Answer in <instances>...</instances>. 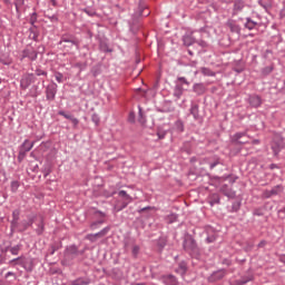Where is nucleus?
I'll return each instance as SVG.
<instances>
[{"label":"nucleus","mask_w":285,"mask_h":285,"mask_svg":"<svg viewBox=\"0 0 285 285\" xmlns=\"http://www.w3.org/2000/svg\"><path fill=\"white\" fill-rule=\"evenodd\" d=\"M150 11L148 10V4H146V0H139L138 9L131 16V20L129 21V28L131 32H137L139 30V19L141 17H148Z\"/></svg>","instance_id":"nucleus-1"},{"label":"nucleus","mask_w":285,"mask_h":285,"mask_svg":"<svg viewBox=\"0 0 285 285\" xmlns=\"http://www.w3.org/2000/svg\"><path fill=\"white\" fill-rule=\"evenodd\" d=\"M183 248L185 252L190 255L194 259H199V255H202V252L199 250V246H197V242H195V238L188 237L184 239Z\"/></svg>","instance_id":"nucleus-2"},{"label":"nucleus","mask_w":285,"mask_h":285,"mask_svg":"<svg viewBox=\"0 0 285 285\" xmlns=\"http://www.w3.org/2000/svg\"><path fill=\"white\" fill-rule=\"evenodd\" d=\"M35 148V141L30 142L29 139H26L21 146L19 147V153H18V161L21 164L23 159H26V156L28 153H30Z\"/></svg>","instance_id":"nucleus-3"},{"label":"nucleus","mask_w":285,"mask_h":285,"mask_svg":"<svg viewBox=\"0 0 285 285\" xmlns=\"http://www.w3.org/2000/svg\"><path fill=\"white\" fill-rule=\"evenodd\" d=\"M79 257V247L77 245H69L65 249V262H72Z\"/></svg>","instance_id":"nucleus-4"},{"label":"nucleus","mask_w":285,"mask_h":285,"mask_svg":"<svg viewBox=\"0 0 285 285\" xmlns=\"http://www.w3.org/2000/svg\"><path fill=\"white\" fill-rule=\"evenodd\" d=\"M119 197H121L124 199V206H119V200H117L116 205H115V210L116 213H120V210H124V208L128 207V204H130L132 202V197L130 195H128V193H126V190H120L118 193Z\"/></svg>","instance_id":"nucleus-5"},{"label":"nucleus","mask_w":285,"mask_h":285,"mask_svg":"<svg viewBox=\"0 0 285 285\" xmlns=\"http://www.w3.org/2000/svg\"><path fill=\"white\" fill-rule=\"evenodd\" d=\"M35 81H37L35 73H24L20 80V88H22V90H28Z\"/></svg>","instance_id":"nucleus-6"},{"label":"nucleus","mask_w":285,"mask_h":285,"mask_svg":"<svg viewBox=\"0 0 285 285\" xmlns=\"http://www.w3.org/2000/svg\"><path fill=\"white\" fill-rule=\"evenodd\" d=\"M59 86H57V82L52 81L46 87V99L47 101H55L57 97V90Z\"/></svg>","instance_id":"nucleus-7"},{"label":"nucleus","mask_w":285,"mask_h":285,"mask_svg":"<svg viewBox=\"0 0 285 285\" xmlns=\"http://www.w3.org/2000/svg\"><path fill=\"white\" fill-rule=\"evenodd\" d=\"M227 274L228 272L226 269L220 268L216 272H213L210 276H208L207 282H209V284L222 282V279H224V277H226Z\"/></svg>","instance_id":"nucleus-8"},{"label":"nucleus","mask_w":285,"mask_h":285,"mask_svg":"<svg viewBox=\"0 0 285 285\" xmlns=\"http://www.w3.org/2000/svg\"><path fill=\"white\" fill-rule=\"evenodd\" d=\"M108 233H110V227L107 226L96 234L86 235L85 239H88V242H91V244H95V242H97V239H101L102 237H106V235H108Z\"/></svg>","instance_id":"nucleus-9"},{"label":"nucleus","mask_w":285,"mask_h":285,"mask_svg":"<svg viewBox=\"0 0 285 285\" xmlns=\"http://www.w3.org/2000/svg\"><path fill=\"white\" fill-rule=\"evenodd\" d=\"M61 43H70V46H65V48H72L75 46L77 50H79V40L72 36H62L59 41V46H61Z\"/></svg>","instance_id":"nucleus-10"},{"label":"nucleus","mask_w":285,"mask_h":285,"mask_svg":"<svg viewBox=\"0 0 285 285\" xmlns=\"http://www.w3.org/2000/svg\"><path fill=\"white\" fill-rule=\"evenodd\" d=\"M37 57H39V52L35 51V49L26 48L22 51L21 61L23 59H30V61H37Z\"/></svg>","instance_id":"nucleus-11"},{"label":"nucleus","mask_w":285,"mask_h":285,"mask_svg":"<svg viewBox=\"0 0 285 285\" xmlns=\"http://www.w3.org/2000/svg\"><path fill=\"white\" fill-rule=\"evenodd\" d=\"M197 37L195 36V31L187 32L183 36L184 46L190 47L193 43H196Z\"/></svg>","instance_id":"nucleus-12"},{"label":"nucleus","mask_w":285,"mask_h":285,"mask_svg":"<svg viewBox=\"0 0 285 285\" xmlns=\"http://www.w3.org/2000/svg\"><path fill=\"white\" fill-rule=\"evenodd\" d=\"M227 28H229L230 32L235 35H242V27L237 23V21L229 19L226 22Z\"/></svg>","instance_id":"nucleus-13"},{"label":"nucleus","mask_w":285,"mask_h":285,"mask_svg":"<svg viewBox=\"0 0 285 285\" xmlns=\"http://www.w3.org/2000/svg\"><path fill=\"white\" fill-rule=\"evenodd\" d=\"M220 193H223L225 197H228V199H235L237 197V193L233 190V188H229L228 185H223Z\"/></svg>","instance_id":"nucleus-14"},{"label":"nucleus","mask_w":285,"mask_h":285,"mask_svg":"<svg viewBox=\"0 0 285 285\" xmlns=\"http://www.w3.org/2000/svg\"><path fill=\"white\" fill-rule=\"evenodd\" d=\"M58 115H60V117H65V119H68L69 121H71V124L73 125V128H77L79 126V119H77L70 112H66L63 110H60V111H58Z\"/></svg>","instance_id":"nucleus-15"},{"label":"nucleus","mask_w":285,"mask_h":285,"mask_svg":"<svg viewBox=\"0 0 285 285\" xmlns=\"http://www.w3.org/2000/svg\"><path fill=\"white\" fill-rule=\"evenodd\" d=\"M247 102L252 108H259V106H262V97L257 95H250L247 98Z\"/></svg>","instance_id":"nucleus-16"},{"label":"nucleus","mask_w":285,"mask_h":285,"mask_svg":"<svg viewBox=\"0 0 285 285\" xmlns=\"http://www.w3.org/2000/svg\"><path fill=\"white\" fill-rule=\"evenodd\" d=\"M206 243L207 244H213L216 242L217 239V233H215V230L213 229V227H207L206 228Z\"/></svg>","instance_id":"nucleus-17"},{"label":"nucleus","mask_w":285,"mask_h":285,"mask_svg":"<svg viewBox=\"0 0 285 285\" xmlns=\"http://www.w3.org/2000/svg\"><path fill=\"white\" fill-rule=\"evenodd\" d=\"M281 190H282V185H277L274 188H272L271 190H265L264 197L266 199H271V197H275V195H279Z\"/></svg>","instance_id":"nucleus-18"},{"label":"nucleus","mask_w":285,"mask_h":285,"mask_svg":"<svg viewBox=\"0 0 285 285\" xmlns=\"http://www.w3.org/2000/svg\"><path fill=\"white\" fill-rule=\"evenodd\" d=\"M20 265L22 268H24V271H27V273H32V271H35V262L30 258L21 261Z\"/></svg>","instance_id":"nucleus-19"},{"label":"nucleus","mask_w":285,"mask_h":285,"mask_svg":"<svg viewBox=\"0 0 285 285\" xmlns=\"http://www.w3.org/2000/svg\"><path fill=\"white\" fill-rule=\"evenodd\" d=\"M91 282L88 276H80L73 281H70V285H89Z\"/></svg>","instance_id":"nucleus-20"},{"label":"nucleus","mask_w":285,"mask_h":285,"mask_svg":"<svg viewBox=\"0 0 285 285\" xmlns=\"http://www.w3.org/2000/svg\"><path fill=\"white\" fill-rule=\"evenodd\" d=\"M282 148H284V140L278 139L273 141L272 150L274 155H279V153L282 151Z\"/></svg>","instance_id":"nucleus-21"},{"label":"nucleus","mask_w":285,"mask_h":285,"mask_svg":"<svg viewBox=\"0 0 285 285\" xmlns=\"http://www.w3.org/2000/svg\"><path fill=\"white\" fill-rule=\"evenodd\" d=\"M193 92H195L198 97H202V95H205L206 92V86L204 83H194L193 86Z\"/></svg>","instance_id":"nucleus-22"},{"label":"nucleus","mask_w":285,"mask_h":285,"mask_svg":"<svg viewBox=\"0 0 285 285\" xmlns=\"http://www.w3.org/2000/svg\"><path fill=\"white\" fill-rule=\"evenodd\" d=\"M189 112L190 115H193L196 121H199V119H202V116H199V105L191 102Z\"/></svg>","instance_id":"nucleus-23"},{"label":"nucleus","mask_w":285,"mask_h":285,"mask_svg":"<svg viewBox=\"0 0 285 285\" xmlns=\"http://www.w3.org/2000/svg\"><path fill=\"white\" fill-rule=\"evenodd\" d=\"M256 26H259V22L252 20L249 17L245 18L244 28L246 30H255Z\"/></svg>","instance_id":"nucleus-24"},{"label":"nucleus","mask_w":285,"mask_h":285,"mask_svg":"<svg viewBox=\"0 0 285 285\" xmlns=\"http://www.w3.org/2000/svg\"><path fill=\"white\" fill-rule=\"evenodd\" d=\"M253 279H254L253 274H249V275L243 276L240 279H236L234 282V285H246L248 284V282H253Z\"/></svg>","instance_id":"nucleus-25"},{"label":"nucleus","mask_w":285,"mask_h":285,"mask_svg":"<svg viewBox=\"0 0 285 285\" xmlns=\"http://www.w3.org/2000/svg\"><path fill=\"white\" fill-rule=\"evenodd\" d=\"M188 271V264L186 262H180L178 264V267L176 268V273H178V275H186Z\"/></svg>","instance_id":"nucleus-26"},{"label":"nucleus","mask_w":285,"mask_h":285,"mask_svg":"<svg viewBox=\"0 0 285 285\" xmlns=\"http://www.w3.org/2000/svg\"><path fill=\"white\" fill-rule=\"evenodd\" d=\"M222 198L219 197V194H212L208 197V204L209 206H216V204H220Z\"/></svg>","instance_id":"nucleus-27"},{"label":"nucleus","mask_w":285,"mask_h":285,"mask_svg":"<svg viewBox=\"0 0 285 285\" xmlns=\"http://www.w3.org/2000/svg\"><path fill=\"white\" fill-rule=\"evenodd\" d=\"M244 137H246V132H237L234 135L233 141H235V144H238L239 146H244V144H246V141H242Z\"/></svg>","instance_id":"nucleus-28"},{"label":"nucleus","mask_w":285,"mask_h":285,"mask_svg":"<svg viewBox=\"0 0 285 285\" xmlns=\"http://www.w3.org/2000/svg\"><path fill=\"white\" fill-rule=\"evenodd\" d=\"M165 285H178L177 278L174 275H167L163 277Z\"/></svg>","instance_id":"nucleus-29"},{"label":"nucleus","mask_w":285,"mask_h":285,"mask_svg":"<svg viewBox=\"0 0 285 285\" xmlns=\"http://www.w3.org/2000/svg\"><path fill=\"white\" fill-rule=\"evenodd\" d=\"M209 168L210 170H213L214 168H216V166H219V164H222V159H219V157L214 156L213 158H209Z\"/></svg>","instance_id":"nucleus-30"},{"label":"nucleus","mask_w":285,"mask_h":285,"mask_svg":"<svg viewBox=\"0 0 285 285\" xmlns=\"http://www.w3.org/2000/svg\"><path fill=\"white\" fill-rule=\"evenodd\" d=\"M175 110V107L170 106V102H165L163 108H158V112H173Z\"/></svg>","instance_id":"nucleus-31"},{"label":"nucleus","mask_w":285,"mask_h":285,"mask_svg":"<svg viewBox=\"0 0 285 285\" xmlns=\"http://www.w3.org/2000/svg\"><path fill=\"white\" fill-rule=\"evenodd\" d=\"M43 230H46V224L43 223V217H40V222L38 223L36 233H37V235H43Z\"/></svg>","instance_id":"nucleus-32"},{"label":"nucleus","mask_w":285,"mask_h":285,"mask_svg":"<svg viewBox=\"0 0 285 285\" xmlns=\"http://www.w3.org/2000/svg\"><path fill=\"white\" fill-rule=\"evenodd\" d=\"M273 70H275V66H273V65L267 66V67H265V68H263V69L261 70V75H262L263 77H268V75H271V72H273Z\"/></svg>","instance_id":"nucleus-33"},{"label":"nucleus","mask_w":285,"mask_h":285,"mask_svg":"<svg viewBox=\"0 0 285 285\" xmlns=\"http://www.w3.org/2000/svg\"><path fill=\"white\" fill-rule=\"evenodd\" d=\"M176 83H179L180 86H183L186 89H188V86H190V82L188 81V79H186V77H178L176 79Z\"/></svg>","instance_id":"nucleus-34"},{"label":"nucleus","mask_w":285,"mask_h":285,"mask_svg":"<svg viewBox=\"0 0 285 285\" xmlns=\"http://www.w3.org/2000/svg\"><path fill=\"white\" fill-rule=\"evenodd\" d=\"M105 223H106L105 219L95 220V222H92V223L89 225V228H90V230H97V228H99V226H101V224H105Z\"/></svg>","instance_id":"nucleus-35"},{"label":"nucleus","mask_w":285,"mask_h":285,"mask_svg":"<svg viewBox=\"0 0 285 285\" xmlns=\"http://www.w3.org/2000/svg\"><path fill=\"white\" fill-rule=\"evenodd\" d=\"M36 28H30L29 29V39H31L32 41H39V32L37 30H35Z\"/></svg>","instance_id":"nucleus-36"},{"label":"nucleus","mask_w":285,"mask_h":285,"mask_svg":"<svg viewBox=\"0 0 285 285\" xmlns=\"http://www.w3.org/2000/svg\"><path fill=\"white\" fill-rule=\"evenodd\" d=\"M100 52H112V49L106 43V41H100L99 43Z\"/></svg>","instance_id":"nucleus-37"},{"label":"nucleus","mask_w":285,"mask_h":285,"mask_svg":"<svg viewBox=\"0 0 285 285\" xmlns=\"http://www.w3.org/2000/svg\"><path fill=\"white\" fill-rule=\"evenodd\" d=\"M200 72L205 77H215V71H213V70H210L209 68H206V67H202Z\"/></svg>","instance_id":"nucleus-38"},{"label":"nucleus","mask_w":285,"mask_h":285,"mask_svg":"<svg viewBox=\"0 0 285 285\" xmlns=\"http://www.w3.org/2000/svg\"><path fill=\"white\" fill-rule=\"evenodd\" d=\"M112 275L116 277V279H124V272H121L119 268H114Z\"/></svg>","instance_id":"nucleus-39"},{"label":"nucleus","mask_w":285,"mask_h":285,"mask_svg":"<svg viewBox=\"0 0 285 285\" xmlns=\"http://www.w3.org/2000/svg\"><path fill=\"white\" fill-rule=\"evenodd\" d=\"M166 244H167L166 238H159L158 239L157 246H158V249H159L160 253H161V250H164V248H166Z\"/></svg>","instance_id":"nucleus-40"},{"label":"nucleus","mask_w":285,"mask_h":285,"mask_svg":"<svg viewBox=\"0 0 285 285\" xmlns=\"http://www.w3.org/2000/svg\"><path fill=\"white\" fill-rule=\"evenodd\" d=\"M244 10V2L243 1H236L234 3V11L235 12H242Z\"/></svg>","instance_id":"nucleus-41"},{"label":"nucleus","mask_w":285,"mask_h":285,"mask_svg":"<svg viewBox=\"0 0 285 285\" xmlns=\"http://www.w3.org/2000/svg\"><path fill=\"white\" fill-rule=\"evenodd\" d=\"M35 224V218H30L28 222H22V230H28L30 226Z\"/></svg>","instance_id":"nucleus-42"},{"label":"nucleus","mask_w":285,"mask_h":285,"mask_svg":"<svg viewBox=\"0 0 285 285\" xmlns=\"http://www.w3.org/2000/svg\"><path fill=\"white\" fill-rule=\"evenodd\" d=\"M37 77H48V71L37 67L35 70Z\"/></svg>","instance_id":"nucleus-43"},{"label":"nucleus","mask_w":285,"mask_h":285,"mask_svg":"<svg viewBox=\"0 0 285 285\" xmlns=\"http://www.w3.org/2000/svg\"><path fill=\"white\" fill-rule=\"evenodd\" d=\"M0 63L3 66H10V63H12V59L9 57L0 56Z\"/></svg>","instance_id":"nucleus-44"},{"label":"nucleus","mask_w":285,"mask_h":285,"mask_svg":"<svg viewBox=\"0 0 285 285\" xmlns=\"http://www.w3.org/2000/svg\"><path fill=\"white\" fill-rule=\"evenodd\" d=\"M177 214H170L166 217V222L167 224H175V222L177 220Z\"/></svg>","instance_id":"nucleus-45"},{"label":"nucleus","mask_w":285,"mask_h":285,"mask_svg":"<svg viewBox=\"0 0 285 285\" xmlns=\"http://www.w3.org/2000/svg\"><path fill=\"white\" fill-rule=\"evenodd\" d=\"M19 186H20L19 180H12L10 185L11 193H17V190H19Z\"/></svg>","instance_id":"nucleus-46"},{"label":"nucleus","mask_w":285,"mask_h":285,"mask_svg":"<svg viewBox=\"0 0 285 285\" xmlns=\"http://www.w3.org/2000/svg\"><path fill=\"white\" fill-rule=\"evenodd\" d=\"M82 12H85V14H88V17H97V11L90 8L82 9Z\"/></svg>","instance_id":"nucleus-47"},{"label":"nucleus","mask_w":285,"mask_h":285,"mask_svg":"<svg viewBox=\"0 0 285 285\" xmlns=\"http://www.w3.org/2000/svg\"><path fill=\"white\" fill-rule=\"evenodd\" d=\"M184 95V91L178 89L177 87H174V97L176 99H181V96Z\"/></svg>","instance_id":"nucleus-48"},{"label":"nucleus","mask_w":285,"mask_h":285,"mask_svg":"<svg viewBox=\"0 0 285 285\" xmlns=\"http://www.w3.org/2000/svg\"><path fill=\"white\" fill-rule=\"evenodd\" d=\"M175 126H176V130H177L178 132H184V122H183L181 120H177V121L175 122Z\"/></svg>","instance_id":"nucleus-49"},{"label":"nucleus","mask_w":285,"mask_h":285,"mask_svg":"<svg viewBox=\"0 0 285 285\" xmlns=\"http://www.w3.org/2000/svg\"><path fill=\"white\" fill-rule=\"evenodd\" d=\"M242 208V203L239 202H234L232 205V213H237Z\"/></svg>","instance_id":"nucleus-50"},{"label":"nucleus","mask_w":285,"mask_h":285,"mask_svg":"<svg viewBox=\"0 0 285 285\" xmlns=\"http://www.w3.org/2000/svg\"><path fill=\"white\" fill-rule=\"evenodd\" d=\"M59 248H60L59 244H52L49 248V254L55 255V253H57V250H59Z\"/></svg>","instance_id":"nucleus-51"},{"label":"nucleus","mask_w":285,"mask_h":285,"mask_svg":"<svg viewBox=\"0 0 285 285\" xmlns=\"http://www.w3.org/2000/svg\"><path fill=\"white\" fill-rule=\"evenodd\" d=\"M21 250V245H16L10 248L11 255H19V252Z\"/></svg>","instance_id":"nucleus-52"},{"label":"nucleus","mask_w":285,"mask_h":285,"mask_svg":"<svg viewBox=\"0 0 285 285\" xmlns=\"http://www.w3.org/2000/svg\"><path fill=\"white\" fill-rule=\"evenodd\" d=\"M29 23H31V28H37L35 23H37V12H33L30 17Z\"/></svg>","instance_id":"nucleus-53"},{"label":"nucleus","mask_w":285,"mask_h":285,"mask_svg":"<svg viewBox=\"0 0 285 285\" xmlns=\"http://www.w3.org/2000/svg\"><path fill=\"white\" fill-rule=\"evenodd\" d=\"M24 3H26L24 0H16V1H14V7H16L17 12H19V9H20V8H23V4H24Z\"/></svg>","instance_id":"nucleus-54"},{"label":"nucleus","mask_w":285,"mask_h":285,"mask_svg":"<svg viewBox=\"0 0 285 285\" xmlns=\"http://www.w3.org/2000/svg\"><path fill=\"white\" fill-rule=\"evenodd\" d=\"M94 215L96 218L98 219H104L106 217V213L101 212V210H95Z\"/></svg>","instance_id":"nucleus-55"},{"label":"nucleus","mask_w":285,"mask_h":285,"mask_svg":"<svg viewBox=\"0 0 285 285\" xmlns=\"http://www.w3.org/2000/svg\"><path fill=\"white\" fill-rule=\"evenodd\" d=\"M166 135H167V131L164 130V129H158L157 130V137L158 139H166Z\"/></svg>","instance_id":"nucleus-56"},{"label":"nucleus","mask_w":285,"mask_h":285,"mask_svg":"<svg viewBox=\"0 0 285 285\" xmlns=\"http://www.w3.org/2000/svg\"><path fill=\"white\" fill-rule=\"evenodd\" d=\"M55 78H56V81H57L58 83H63V73H61V72H56V73H55Z\"/></svg>","instance_id":"nucleus-57"},{"label":"nucleus","mask_w":285,"mask_h":285,"mask_svg":"<svg viewBox=\"0 0 285 285\" xmlns=\"http://www.w3.org/2000/svg\"><path fill=\"white\" fill-rule=\"evenodd\" d=\"M91 121H94L95 125L98 126L99 122L101 121V119L99 118V115L94 114V115L91 116Z\"/></svg>","instance_id":"nucleus-58"},{"label":"nucleus","mask_w":285,"mask_h":285,"mask_svg":"<svg viewBox=\"0 0 285 285\" xmlns=\"http://www.w3.org/2000/svg\"><path fill=\"white\" fill-rule=\"evenodd\" d=\"M139 250H140L139 245L132 246L131 253H132L134 257H137V255H139Z\"/></svg>","instance_id":"nucleus-59"},{"label":"nucleus","mask_w":285,"mask_h":285,"mask_svg":"<svg viewBox=\"0 0 285 285\" xmlns=\"http://www.w3.org/2000/svg\"><path fill=\"white\" fill-rule=\"evenodd\" d=\"M196 43H198V46H200V48H207L208 47V43L204 40H197L196 39Z\"/></svg>","instance_id":"nucleus-60"},{"label":"nucleus","mask_w":285,"mask_h":285,"mask_svg":"<svg viewBox=\"0 0 285 285\" xmlns=\"http://www.w3.org/2000/svg\"><path fill=\"white\" fill-rule=\"evenodd\" d=\"M258 3H259V6H261L262 8H264V10H268V8H271V6H269L268 3H266V2H264V1H262V0H259Z\"/></svg>","instance_id":"nucleus-61"},{"label":"nucleus","mask_w":285,"mask_h":285,"mask_svg":"<svg viewBox=\"0 0 285 285\" xmlns=\"http://www.w3.org/2000/svg\"><path fill=\"white\" fill-rule=\"evenodd\" d=\"M19 222V215H17V212H13V220L11 222V225L14 226Z\"/></svg>","instance_id":"nucleus-62"},{"label":"nucleus","mask_w":285,"mask_h":285,"mask_svg":"<svg viewBox=\"0 0 285 285\" xmlns=\"http://www.w3.org/2000/svg\"><path fill=\"white\" fill-rule=\"evenodd\" d=\"M222 264H223L224 266H232L233 262H230V259H228V258H224V259L222 261Z\"/></svg>","instance_id":"nucleus-63"},{"label":"nucleus","mask_w":285,"mask_h":285,"mask_svg":"<svg viewBox=\"0 0 285 285\" xmlns=\"http://www.w3.org/2000/svg\"><path fill=\"white\" fill-rule=\"evenodd\" d=\"M175 88H177L178 90H181L183 92H184L185 90H187L186 87H184L183 85H179V83L176 82V81H175Z\"/></svg>","instance_id":"nucleus-64"}]
</instances>
